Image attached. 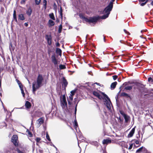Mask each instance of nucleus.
I'll return each mask as SVG.
<instances>
[{"label": "nucleus", "instance_id": "obj_1", "mask_svg": "<svg viewBox=\"0 0 153 153\" xmlns=\"http://www.w3.org/2000/svg\"><path fill=\"white\" fill-rule=\"evenodd\" d=\"M43 81L44 79L42 76L40 74L39 75L37 78L36 82L35 81L33 83L32 88L33 93L42 85Z\"/></svg>", "mask_w": 153, "mask_h": 153}, {"label": "nucleus", "instance_id": "obj_2", "mask_svg": "<svg viewBox=\"0 0 153 153\" xmlns=\"http://www.w3.org/2000/svg\"><path fill=\"white\" fill-rule=\"evenodd\" d=\"M115 0H111L108 5L105 8L103 13L105 14L101 17L102 19H105L108 18L113 7V2Z\"/></svg>", "mask_w": 153, "mask_h": 153}, {"label": "nucleus", "instance_id": "obj_3", "mask_svg": "<svg viewBox=\"0 0 153 153\" xmlns=\"http://www.w3.org/2000/svg\"><path fill=\"white\" fill-rule=\"evenodd\" d=\"M100 93L102 94L103 96V97L104 98L103 100H105V104L106 105L108 109H110L111 102L110 100V99L104 93L100 92Z\"/></svg>", "mask_w": 153, "mask_h": 153}, {"label": "nucleus", "instance_id": "obj_4", "mask_svg": "<svg viewBox=\"0 0 153 153\" xmlns=\"http://www.w3.org/2000/svg\"><path fill=\"white\" fill-rule=\"evenodd\" d=\"M60 104L62 108H64L67 106V103L65 95H63L60 97Z\"/></svg>", "mask_w": 153, "mask_h": 153}, {"label": "nucleus", "instance_id": "obj_5", "mask_svg": "<svg viewBox=\"0 0 153 153\" xmlns=\"http://www.w3.org/2000/svg\"><path fill=\"white\" fill-rule=\"evenodd\" d=\"M101 17H100L99 16L96 17H91L87 19H85L86 22L89 23H95L97 21L100 19L101 18Z\"/></svg>", "mask_w": 153, "mask_h": 153}, {"label": "nucleus", "instance_id": "obj_6", "mask_svg": "<svg viewBox=\"0 0 153 153\" xmlns=\"http://www.w3.org/2000/svg\"><path fill=\"white\" fill-rule=\"evenodd\" d=\"M130 84H131V83L129 82H126L124 83L123 85L125 86L124 88L125 90L130 91L132 89V86L128 85Z\"/></svg>", "mask_w": 153, "mask_h": 153}, {"label": "nucleus", "instance_id": "obj_7", "mask_svg": "<svg viewBox=\"0 0 153 153\" xmlns=\"http://www.w3.org/2000/svg\"><path fill=\"white\" fill-rule=\"evenodd\" d=\"M93 94L94 96L97 97V98H98L100 100L104 99V98L103 97V95H102V96L98 92L94 91L93 92Z\"/></svg>", "mask_w": 153, "mask_h": 153}, {"label": "nucleus", "instance_id": "obj_8", "mask_svg": "<svg viewBox=\"0 0 153 153\" xmlns=\"http://www.w3.org/2000/svg\"><path fill=\"white\" fill-rule=\"evenodd\" d=\"M45 39L47 40L48 43L49 45L52 44V37L51 35H46L45 36Z\"/></svg>", "mask_w": 153, "mask_h": 153}, {"label": "nucleus", "instance_id": "obj_9", "mask_svg": "<svg viewBox=\"0 0 153 153\" xmlns=\"http://www.w3.org/2000/svg\"><path fill=\"white\" fill-rule=\"evenodd\" d=\"M51 60L52 62L54 64L55 66H57L58 65V61L56 59L55 54L51 56Z\"/></svg>", "mask_w": 153, "mask_h": 153}, {"label": "nucleus", "instance_id": "obj_10", "mask_svg": "<svg viewBox=\"0 0 153 153\" xmlns=\"http://www.w3.org/2000/svg\"><path fill=\"white\" fill-rule=\"evenodd\" d=\"M18 137L16 135H15L13 136L11 140L14 144L16 146L17 143Z\"/></svg>", "mask_w": 153, "mask_h": 153}, {"label": "nucleus", "instance_id": "obj_11", "mask_svg": "<svg viewBox=\"0 0 153 153\" xmlns=\"http://www.w3.org/2000/svg\"><path fill=\"white\" fill-rule=\"evenodd\" d=\"M44 119L42 118H40L37 120V126L39 127L41 124H43L44 122Z\"/></svg>", "mask_w": 153, "mask_h": 153}, {"label": "nucleus", "instance_id": "obj_12", "mask_svg": "<svg viewBox=\"0 0 153 153\" xmlns=\"http://www.w3.org/2000/svg\"><path fill=\"white\" fill-rule=\"evenodd\" d=\"M67 99L68 105H71L72 104L71 102L73 100V97L70 95L68 97H67Z\"/></svg>", "mask_w": 153, "mask_h": 153}, {"label": "nucleus", "instance_id": "obj_13", "mask_svg": "<svg viewBox=\"0 0 153 153\" xmlns=\"http://www.w3.org/2000/svg\"><path fill=\"white\" fill-rule=\"evenodd\" d=\"M135 128H134L132 129L128 135V137H131L133 136L135 132Z\"/></svg>", "mask_w": 153, "mask_h": 153}, {"label": "nucleus", "instance_id": "obj_14", "mask_svg": "<svg viewBox=\"0 0 153 153\" xmlns=\"http://www.w3.org/2000/svg\"><path fill=\"white\" fill-rule=\"evenodd\" d=\"M68 82L64 77L63 78L62 85L64 86L65 88L68 85Z\"/></svg>", "mask_w": 153, "mask_h": 153}, {"label": "nucleus", "instance_id": "obj_15", "mask_svg": "<svg viewBox=\"0 0 153 153\" xmlns=\"http://www.w3.org/2000/svg\"><path fill=\"white\" fill-rule=\"evenodd\" d=\"M25 106L27 109L30 108L31 106V104L30 102L28 101H26L25 103Z\"/></svg>", "mask_w": 153, "mask_h": 153}, {"label": "nucleus", "instance_id": "obj_16", "mask_svg": "<svg viewBox=\"0 0 153 153\" xmlns=\"http://www.w3.org/2000/svg\"><path fill=\"white\" fill-rule=\"evenodd\" d=\"M111 142V140H110L104 139L102 141V143L104 144H107Z\"/></svg>", "mask_w": 153, "mask_h": 153}, {"label": "nucleus", "instance_id": "obj_17", "mask_svg": "<svg viewBox=\"0 0 153 153\" xmlns=\"http://www.w3.org/2000/svg\"><path fill=\"white\" fill-rule=\"evenodd\" d=\"M32 13V10L30 7H29L26 11L27 14L29 16H30Z\"/></svg>", "mask_w": 153, "mask_h": 153}, {"label": "nucleus", "instance_id": "obj_18", "mask_svg": "<svg viewBox=\"0 0 153 153\" xmlns=\"http://www.w3.org/2000/svg\"><path fill=\"white\" fill-rule=\"evenodd\" d=\"M18 18L19 19L23 21L25 19V18L24 17V15L23 14H19L18 15Z\"/></svg>", "mask_w": 153, "mask_h": 153}, {"label": "nucleus", "instance_id": "obj_19", "mask_svg": "<svg viewBox=\"0 0 153 153\" xmlns=\"http://www.w3.org/2000/svg\"><path fill=\"white\" fill-rule=\"evenodd\" d=\"M136 85L137 86L138 89L139 90H140V88H143L144 85L143 84H140V83H136Z\"/></svg>", "mask_w": 153, "mask_h": 153}, {"label": "nucleus", "instance_id": "obj_20", "mask_svg": "<svg viewBox=\"0 0 153 153\" xmlns=\"http://www.w3.org/2000/svg\"><path fill=\"white\" fill-rule=\"evenodd\" d=\"M117 82H115L111 84V89H114L116 87V86L117 84Z\"/></svg>", "mask_w": 153, "mask_h": 153}, {"label": "nucleus", "instance_id": "obj_21", "mask_svg": "<svg viewBox=\"0 0 153 153\" xmlns=\"http://www.w3.org/2000/svg\"><path fill=\"white\" fill-rule=\"evenodd\" d=\"M48 24L50 27L53 26L54 25L55 23L52 20L50 19L48 21Z\"/></svg>", "mask_w": 153, "mask_h": 153}, {"label": "nucleus", "instance_id": "obj_22", "mask_svg": "<svg viewBox=\"0 0 153 153\" xmlns=\"http://www.w3.org/2000/svg\"><path fill=\"white\" fill-rule=\"evenodd\" d=\"M90 143L97 147L98 146V143L96 141L91 142Z\"/></svg>", "mask_w": 153, "mask_h": 153}, {"label": "nucleus", "instance_id": "obj_23", "mask_svg": "<svg viewBox=\"0 0 153 153\" xmlns=\"http://www.w3.org/2000/svg\"><path fill=\"white\" fill-rule=\"evenodd\" d=\"M47 1L46 0H43V5L44 9L45 10L47 7Z\"/></svg>", "mask_w": 153, "mask_h": 153}, {"label": "nucleus", "instance_id": "obj_24", "mask_svg": "<svg viewBox=\"0 0 153 153\" xmlns=\"http://www.w3.org/2000/svg\"><path fill=\"white\" fill-rule=\"evenodd\" d=\"M121 95L122 96L126 97H130V96L129 94L124 92H123L122 93Z\"/></svg>", "mask_w": 153, "mask_h": 153}, {"label": "nucleus", "instance_id": "obj_25", "mask_svg": "<svg viewBox=\"0 0 153 153\" xmlns=\"http://www.w3.org/2000/svg\"><path fill=\"white\" fill-rule=\"evenodd\" d=\"M56 53L58 54L59 55H61L62 53L61 50L59 48H57L56 49Z\"/></svg>", "mask_w": 153, "mask_h": 153}, {"label": "nucleus", "instance_id": "obj_26", "mask_svg": "<svg viewBox=\"0 0 153 153\" xmlns=\"http://www.w3.org/2000/svg\"><path fill=\"white\" fill-rule=\"evenodd\" d=\"M49 17L50 18L52 19L53 20H55V17L54 16V14L53 13H51L49 14Z\"/></svg>", "mask_w": 153, "mask_h": 153}, {"label": "nucleus", "instance_id": "obj_27", "mask_svg": "<svg viewBox=\"0 0 153 153\" xmlns=\"http://www.w3.org/2000/svg\"><path fill=\"white\" fill-rule=\"evenodd\" d=\"M19 87L21 89V93H22V94L23 96V97H25V94L24 93V90L23 89L22 87H21V86L20 85Z\"/></svg>", "mask_w": 153, "mask_h": 153}, {"label": "nucleus", "instance_id": "obj_28", "mask_svg": "<svg viewBox=\"0 0 153 153\" xmlns=\"http://www.w3.org/2000/svg\"><path fill=\"white\" fill-rule=\"evenodd\" d=\"M76 90H74L71 91V94H70V95L72 96L73 97V96L75 94L76 92Z\"/></svg>", "mask_w": 153, "mask_h": 153}, {"label": "nucleus", "instance_id": "obj_29", "mask_svg": "<svg viewBox=\"0 0 153 153\" xmlns=\"http://www.w3.org/2000/svg\"><path fill=\"white\" fill-rule=\"evenodd\" d=\"M80 17L84 19L85 21H86L85 19H87V18L85 17L82 14H79Z\"/></svg>", "mask_w": 153, "mask_h": 153}, {"label": "nucleus", "instance_id": "obj_30", "mask_svg": "<svg viewBox=\"0 0 153 153\" xmlns=\"http://www.w3.org/2000/svg\"><path fill=\"white\" fill-rule=\"evenodd\" d=\"M59 68L60 69H64L66 68L65 66L62 65H60Z\"/></svg>", "mask_w": 153, "mask_h": 153}, {"label": "nucleus", "instance_id": "obj_31", "mask_svg": "<svg viewBox=\"0 0 153 153\" xmlns=\"http://www.w3.org/2000/svg\"><path fill=\"white\" fill-rule=\"evenodd\" d=\"M62 29V25L61 24L59 25V30L58 31L59 33H60L61 32Z\"/></svg>", "mask_w": 153, "mask_h": 153}, {"label": "nucleus", "instance_id": "obj_32", "mask_svg": "<svg viewBox=\"0 0 153 153\" xmlns=\"http://www.w3.org/2000/svg\"><path fill=\"white\" fill-rule=\"evenodd\" d=\"M13 19H17L16 17V11L15 10H14L13 11Z\"/></svg>", "mask_w": 153, "mask_h": 153}, {"label": "nucleus", "instance_id": "obj_33", "mask_svg": "<svg viewBox=\"0 0 153 153\" xmlns=\"http://www.w3.org/2000/svg\"><path fill=\"white\" fill-rule=\"evenodd\" d=\"M41 0H35V2L36 5H39L40 3Z\"/></svg>", "mask_w": 153, "mask_h": 153}, {"label": "nucleus", "instance_id": "obj_34", "mask_svg": "<svg viewBox=\"0 0 153 153\" xmlns=\"http://www.w3.org/2000/svg\"><path fill=\"white\" fill-rule=\"evenodd\" d=\"M46 137L49 141H51V139H50L48 133H47L46 134Z\"/></svg>", "mask_w": 153, "mask_h": 153}, {"label": "nucleus", "instance_id": "obj_35", "mask_svg": "<svg viewBox=\"0 0 153 153\" xmlns=\"http://www.w3.org/2000/svg\"><path fill=\"white\" fill-rule=\"evenodd\" d=\"M143 147H142L138 149L136 152H141L143 149Z\"/></svg>", "mask_w": 153, "mask_h": 153}, {"label": "nucleus", "instance_id": "obj_36", "mask_svg": "<svg viewBox=\"0 0 153 153\" xmlns=\"http://www.w3.org/2000/svg\"><path fill=\"white\" fill-rule=\"evenodd\" d=\"M74 126L75 128H76V127H77V126H78V124H77V122L76 120H74Z\"/></svg>", "mask_w": 153, "mask_h": 153}, {"label": "nucleus", "instance_id": "obj_37", "mask_svg": "<svg viewBox=\"0 0 153 153\" xmlns=\"http://www.w3.org/2000/svg\"><path fill=\"white\" fill-rule=\"evenodd\" d=\"M124 119H125V121L127 122L128 120V117L126 116V115H125L124 116Z\"/></svg>", "mask_w": 153, "mask_h": 153}, {"label": "nucleus", "instance_id": "obj_38", "mask_svg": "<svg viewBox=\"0 0 153 153\" xmlns=\"http://www.w3.org/2000/svg\"><path fill=\"white\" fill-rule=\"evenodd\" d=\"M133 147V144H130L129 147L128 148L129 150H131V149Z\"/></svg>", "mask_w": 153, "mask_h": 153}, {"label": "nucleus", "instance_id": "obj_39", "mask_svg": "<svg viewBox=\"0 0 153 153\" xmlns=\"http://www.w3.org/2000/svg\"><path fill=\"white\" fill-rule=\"evenodd\" d=\"M78 102H77V103L76 104V106H75V114H76V110H77L76 107H77V104L78 103Z\"/></svg>", "mask_w": 153, "mask_h": 153}, {"label": "nucleus", "instance_id": "obj_40", "mask_svg": "<svg viewBox=\"0 0 153 153\" xmlns=\"http://www.w3.org/2000/svg\"><path fill=\"white\" fill-rule=\"evenodd\" d=\"M41 140V139L39 137H37L36 138V140L37 143H39Z\"/></svg>", "mask_w": 153, "mask_h": 153}, {"label": "nucleus", "instance_id": "obj_41", "mask_svg": "<svg viewBox=\"0 0 153 153\" xmlns=\"http://www.w3.org/2000/svg\"><path fill=\"white\" fill-rule=\"evenodd\" d=\"M148 81L149 82H153V79L151 78V77H149L148 79Z\"/></svg>", "mask_w": 153, "mask_h": 153}, {"label": "nucleus", "instance_id": "obj_42", "mask_svg": "<svg viewBox=\"0 0 153 153\" xmlns=\"http://www.w3.org/2000/svg\"><path fill=\"white\" fill-rule=\"evenodd\" d=\"M26 0H22L21 1V3L22 4H25Z\"/></svg>", "mask_w": 153, "mask_h": 153}, {"label": "nucleus", "instance_id": "obj_43", "mask_svg": "<svg viewBox=\"0 0 153 153\" xmlns=\"http://www.w3.org/2000/svg\"><path fill=\"white\" fill-rule=\"evenodd\" d=\"M17 81L18 83V85H19V86L20 85V86H21V87H22V84L19 81V80H17Z\"/></svg>", "mask_w": 153, "mask_h": 153}, {"label": "nucleus", "instance_id": "obj_44", "mask_svg": "<svg viewBox=\"0 0 153 153\" xmlns=\"http://www.w3.org/2000/svg\"><path fill=\"white\" fill-rule=\"evenodd\" d=\"M113 79L114 80H115L117 78V76H113Z\"/></svg>", "mask_w": 153, "mask_h": 153}, {"label": "nucleus", "instance_id": "obj_45", "mask_svg": "<svg viewBox=\"0 0 153 153\" xmlns=\"http://www.w3.org/2000/svg\"><path fill=\"white\" fill-rule=\"evenodd\" d=\"M124 31L126 34H128V35L130 34L125 29H124Z\"/></svg>", "mask_w": 153, "mask_h": 153}, {"label": "nucleus", "instance_id": "obj_46", "mask_svg": "<svg viewBox=\"0 0 153 153\" xmlns=\"http://www.w3.org/2000/svg\"><path fill=\"white\" fill-rule=\"evenodd\" d=\"M146 4L145 2L141 4L140 5L142 6H144V5H145Z\"/></svg>", "mask_w": 153, "mask_h": 153}, {"label": "nucleus", "instance_id": "obj_47", "mask_svg": "<svg viewBox=\"0 0 153 153\" xmlns=\"http://www.w3.org/2000/svg\"><path fill=\"white\" fill-rule=\"evenodd\" d=\"M56 45L57 47H59L60 45V44L59 42H57L56 44Z\"/></svg>", "mask_w": 153, "mask_h": 153}, {"label": "nucleus", "instance_id": "obj_48", "mask_svg": "<svg viewBox=\"0 0 153 153\" xmlns=\"http://www.w3.org/2000/svg\"><path fill=\"white\" fill-rule=\"evenodd\" d=\"M24 25H25L26 27H27V26H28V22H27V23H25L24 24Z\"/></svg>", "mask_w": 153, "mask_h": 153}, {"label": "nucleus", "instance_id": "obj_49", "mask_svg": "<svg viewBox=\"0 0 153 153\" xmlns=\"http://www.w3.org/2000/svg\"><path fill=\"white\" fill-rule=\"evenodd\" d=\"M28 134L30 135V136H31V135H32V134L31 132H30V131H28Z\"/></svg>", "mask_w": 153, "mask_h": 153}, {"label": "nucleus", "instance_id": "obj_50", "mask_svg": "<svg viewBox=\"0 0 153 153\" xmlns=\"http://www.w3.org/2000/svg\"><path fill=\"white\" fill-rule=\"evenodd\" d=\"M135 143L136 144H139V141L137 140L135 141Z\"/></svg>", "mask_w": 153, "mask_h": 153}, {"label": "nucleus", "instance_id": "obj_51", "mask_svg": "<svg viewBox=\"0 0 153 153\" xmlns=\"http://www.w3.org/2000/svg\"><path fill=\"white\" fill-rule=\"evenodd\" d=\"M94 84H96L97 85H100V83H97V82H96L94 84Z\"/></svg>", "mask_w": 153, "mask_h": 153}, {"label": "nucleus", "instance_id": "obj_52", "mask_svg": "<svg viewBox=\"0 0 153 153\" xmlns=\"http://www.w3.org/2000/svg\"><path fill=\"white\" fill-rule=\"evenodd\" d=\"M151 4L153 6V1H152Z\"/></svg>", "mask_w": 153, "mask_h": 153}, {"label": "nucleus", "instance_id": "obj_53", "mask_svg": "<svg viewBox=\"0 0 153 153\" xmlns=\"http://www.w3.org/2000/svg\"><path fill=\"white\" fill-rule=\"evenodd\" d=\"M124 147H125V148H127V147H128V145H127V144H126V145H125V146H124Z\"/></svg>", "mask_w": 153, "mask_h": 153}, {"label": "nucleus", "instance_id": "obj_54", "mask_svg": "<svg viewBox=\"0 0 153 153\" xmlns=\"http://www.w3.org/2000/svg\"><path fill=\"white\" fill-rule=\"evenodd\" d=\"M74 102L75 103H76V98H74Z\"/></svg>", "mask_w": 153, "mask_h": 153}, {"label": "nucleus", "instance_id": "obj_55", "mask_svg": "<svg viewBox=\"0 0 153 153\" xmlns=\"http://www.w3.org/2000/svg\"><path fill=\"white\" fill-rule=\"evenodd\" d=\"M51 146H53L55 148H56V149H57L56 147L53 145V144H52V145H51Z\"/></svg>", "mask_w": 153, "mask_h": 153}, {"label": "nucleus", "instance_id": "obj_56", "mask_svg": "<svg viewBox=\"0 0 153 153\" xmlns=\"http://www.w3.org/2000/svg\"><path fill=\"white\" fill-rule=\"evenodd\" d=\"M148 1V0H146V1L145 2L146 4Z\"/></svg>", "mask_w": 153, "mask_h": 153}, {"label": "nucleus", "instance_id": "obj_57", "mask_svg": "<svg viewBox=\"0 0 153 153\" xmlns=\"http://www.w3.org/2000/svg\"><path fill=\"white\" fill-rule=\"evenodd\" d=\"M17 108H15L14 109H17ZM19 108V109H22V108L21 107L20 108Z\"/></svg>", "mask_w": 153, "mask_h": 153}, {"label": "nucleus", "instance_id": "obj_58", "mask_svg": "<svg viewBox=\"0 0 153 153\" xmlns=\"http://www.w3.org/2000/svg\"><path fill=\"white\" fill-rule=\"evenodd\" d=\"M15 21L16 22H17V19H14Z\"/></svg>", "mask_w": 153, "mask_h": 153}, {"label": "nucleus", "instance_id": "obj_59", "mask_svg": "<svg viewBox=\"0 0 153 153\" xmlns=\"http://www.w3.org/2000/svg\"><path fill=\"white\" fill-rule=\"evenodd\" d=\"M51 51L49 50L48 51V53L50 54V53Z\"/></svg>", "mask_w": 153, "mask_h": 153}, {"label": "nucleus", "instance_id": "obj_60", "mask_svg": "<svg viewBox=\"0 0 153 153\" xmlns=\"http://www.w3.org/2000/svg\"><path fill=\"white\" fill-rule=\"evenodd\" d=\"M146 0H140V1L142 2H144V1Z\"/></svg>", "mask_w": 153, "mask_h": 153}, {"label": "nucleus", "instance_id": "obj_61", "mask_svg": "<svg viewBox=\"0 0 153 153\" xmlns=\"http://www.w3.org/2000/svg\"><path fill=\"white\" fill-rule=\"evenodd\" d=\"M88 65L89 66H90V67L91 66V65L90 64H88Z\"/></svg>", "mask_w": 153, "mask_h": 153}, {"label": "nucleus", "instance_id": "obj_62", "mask_svg": "<svg viewBox=\"0 0 153 153\" xmlns=\"http://www.w3.org/2000/svg\"><path fill=\"white\" fill-rule=\"evenodd\" d=\"M4 111H7V110H5V109H4Z\"/></svg>", "mask_w": 153, "mask_h": 153}, {"label": "nucleus", "instance_id": "obj_63", "mask_svg": "<svg viewBox=\"0 0 153 153\" xmlns=\"http://www.w3.org/2000/svg\"><path fill=\"white\" fill-rule=\"evenodd\" d=\"M120 42L121 43V40L120 41Z\"/></svg>", "mask_w": 153, "mask_h": 153}, {"label": "nucleus", "instance_id": "obj_64", "mask_svg": "<svg viewBox=\"0 0 153 153\" xmlns=\"http://www.w3.org/2000/svg\"><path fill=\"white\" fill-rule=\"evenodd\" d=\"M134 89H135V88H134Z\"/></svg>", "mask_w": 153, "mask_h": 153}]
</instances>
